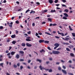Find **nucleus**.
<instances>
[{
  "instance_id": "1",
  "label": "nucleus",
  "mask_w": 75,
  "mask_h": 75,
  "mask_svg": "<svg viewBox=\"0 0 75 75\" xmlns=\"http://www.w3.org/2000/svg\"><path fill=\"white\" fill-rule=\"evenodd\" d=\"M52 52L53 54H58L60 53V52L59 51H53Z\"/></svg>"
},
{
  "instance_id": "2",
  "label": "nucleus",
  "mask_w": 75,
  "mask_h": 75,
  "mask_svg": "<svg viewBox=\"0 0 75 75\" xmlns=\"http://www.w3.org/2000/svg\"><path fill=\"white\" fill-rule=\"evenodd\" d=\"M39 68L41 70H42V69H43L45 70H46V71H48V70H49V69H46L45 68H44V67H42V66H41V65H40L39 66Z\"/></svg>"
},
{
  "instance_id": "3",
  "label": "nucleus",
  "mask_w": 75,
  "mask_h": 75,
  "mask_svg": "<svg viewBox=\"0 0 75 75\" xmlns=\"http://www.w3.org/2000/svg\"><path fill=\"white\" fill-rule=\"evenodd\" d=\"M19 53L21 54V56H24V52L23 51H20L19 52Z\"/></svg>"
},
{
  "instance_id": "4",
  "label": "nucleus",
  "mask_w": 75,
  "mask_h": 75,
  "mask_svg": "<svg viewBox=\"0 0 75 75\" xmlns=\"http://www.w3.org/2000/svg\"><path fill=\"white\" fill-rule=\"evenodd\" d=\"M26 45L27 46V47H31L32 46V45L28 43H27L26 44Z\"/></svg>"
},
{
  "instance_id": "5",
  "label": "nucleus",
  "mask_w": 75,
  "mask_h": 75,
  "mask_svg": "<svg viewBox=\"0 0 75 75\" xmlns=\"http://www.w3.org/2000/svg\"><path fill=\"white\" fill-rule=\"evenodd\" d=\"M54 46H56L57 47H58L59 46V44L58 43H55L54 45Z\"/></svg>"
},
{
  "instance_id": "6",
  "label": "nucleus",
  "mask_w": 75,
  "mask_h": 75,
  "mask_svg": "<svg viewBox=\"0 0 75 75\" xmlns=\"http://www.w3.org/2000/svg\"><path fill=\"white\" fill-rule=\"evenodd\" d=\"M62 72H63V73H64L65 74H67V71L64 70L62 69Z\"/></svg>"
},
{
  "instance_id": "7",
  "label": "nucleus",
  "mask_w": 75,
  "mask_h": 75,
  "mask_svg": "<svg viewBox=\"0 0 75 75\" xmlns=\"http://www.w3.org/2000/svg\"><path fill=\"white\" fill-rule=\"evenodd\" d=\"M44 41H45L44 40H40L39 41V42L40 43H42V42H44Z\"/></svg>"
},
{
  "instance_id": "8",
  "label": "nucleus",
  "mask_w": 75,
  "mask_h": 75,
  "mask_svg": "<svg viewBox=\"0 0 75 75\" xmlns=\"http://www.w3.org/2000/svg\"><path fill=\"white\" fill-rule=\"evenodd\" d=\"M3 57V56L2 55H1L0 56V61L1 62L3 61V58H1Z\"/></svg>"
},
{
  "instance_id": "9",
  "label": "nucleus",
  "mask_w": 75,
  "mask_h": 75,
  "mask_svg": "<svg viewBox=\"0 0 75 75\" xmlns=\"http://www.w3.org/2000/svg\"><path fill=\"white\" fill-rule=\"evenodd\" d=\"M16 58L17 59H18L20 58V55L18 54H17L16 55Z\"/></svg>"
},
{
  "instance_id": "10",
  "label": "nucleus",
  "mask_w": 75,
  "mask_h": 75,
  "mask_svg": "<svg viewBox=\"0 0 75 75\" xmlns=\"http://www.w3.org/2000/svg\"><path fill=\"white\" fill-rule=\"evenodd\" d=\"M36 61H37L39 62L40 63H41V62H42V60H41L39 59H37Z\"/></svg>"
},
{
  "instance_id": "11",
  "label": "nucleus",
  "mask_w": 75,
  "mask_h": 75,
  "mask_svg": "<svg viewBox=\"0 0 75 75\" xmlns=\"http://www.w3.org/2000/svg\"><path fill=\"white\" fill-rule=\"evenodd\" d=\"M49 2L50 4H52L53 3V1L52 0H49Z\"/></svg>"
},
{
  "instance_id": "12",
  "label": "nucleus",
  "mask_w": 75,
  "mask_h": 75,
  "mask_svg": "<svg viewBox=\"0 0 75 75\" xmlns=\"http://www.w3.org/2000/svg\"><path fill=\"white\" fill-rule=\"evenodd\" d=\"M64 16H65V17H68V15L66 13H64Z\"/></svg>"
},
{
  "instance_id": "13",
  "label": "nucleus",
  "mask_w": 75,
  "mask_h": 75,
  "mask_svg": "<svg viewBox=\"0 0 75 75\" xmlns=\"http://www.w3.org/2000/svg\"><path fill=\"white\" fill-rule=\"evenodd\" d=\"M16 37V35L14 34L12 35L11 36V38H15Z\"/></svg>"
},
{
  "instance_id": "14",
  "label": "nucleus",
  "mask_w": 75,
  "mask_h": 75,
  "mask_svg": "<svg viewBox=\"0 0 75 75\" xmlns=\"http://www.w3.org/2000/svg\"><path fill=\"white\" fill-rule=\"evenodd\" d=\"M16 53V52H14L12 51L11 52V54L12 55H14V54Z\"/></svg>"
},
{
  "instance_id": "15",
  "label": "nucleus",
  "mask_w": 75,
  "mask_h": 75,
  "mask_svg": "<svg viewBox=\"0 0 75 75\" xmlns=\"http://www.w3.org/2000/svg\"><path fill=\"white\" fill-rule=\"evenodd\" d=\"M47 20L48 21H50V22H52V19L51 18H48Z\"/></svg>"
},
{
  "instance_id": "16",
  "label": "nucleus",
  "mask_w": 75,
  "mask_h": 75,
  "mask_svg": "<svg viewBox=\"0 0 75 75\" xmlns=\"http://www.w3.org/2000/svg\"><path fill=\"white\" fill-rule=\"evenodd\" d=\"M16 42H17L16 41H13L12 42V43L13 44L15 45L16 44Z\"/></svg>"
},
{
  "instance_id": "17",
  "label": "nucleus",
  "mask_w": 75,
  "mask_h": 75,
  "mask_svg": "<svg viewBox=\"0 0 75 75\" xmlns=\"http://www.w3.org/2000/svg\"><path fill=\"white\" fill-rule=\"evenodd\" d=\"M21 45L23 47H25V43H22Z\"/></svg>"
},
{
  "instance_id": "18",
  "label": "nucleus",
  "mask_w": 75,
  "mask_h": 75,
  "mask_svg": "<svg viewBox=\"0 0 75 75\" xmlns=\"http://www.w3.org/2000/svg\"><path fill=\"white\" fill-rule=\"evenodd\" d=\"M64 11L66 12V13H68V12H69V10L67 9H66L64 10Z\"/></svg>"
},
{
  "instance_id": "19",
  "label": "nucleus",
  "mask_w": 75,
  "mask_h": 75,
  "mask_svg": "<svg viewBox=\"0 0 75 75\" xmlns=\"http://www.w3.org/2000/svg\"><path fill=\"white\" fill-rule=\"evenodd\" d=\"M63 44H64V45H69V43H65V42H63Z\"/></svg>"
},
{
  "instance_id": "20",
  "label": "nucleus",
  "mask_w": 75,
  "mask_h": 75,
  "mask_svg": "<svg viewBox=\"0 0 75 75\" xmlns=\"http://www.w3.org/2000/svg\"><path fill=\"white\" fill-rule=\"evenodd\" d=\"M69 30H70V31H72V30H73L71 28V26H69Z\"/></svg>"
},
{
  "instance_id": "21",
  "label": "nucleus",
  "mask_w": 75,
  "mask_h": 75,
  "mask_svg": "<svg viewBox=\"0 0 75 75\" xmlns=\"http://www.w3.org/2000/svg\"><path fill=\"white\" fill-rule=\"evenodd\" d=\"M44 42L45 43L48 44V43H49V41L46 40L45 41H44Z\"/></svg>"
},
{
  "instance_id": "22",
  "label": "nucleus",
  "mask_w": 75,
  "mask_h": 75,
  "mask_svg": "<svg viewBox=\"0 0 75 75\" xmlns=\"http://www.w3.org/2000/svg\"><path fill=\"white\" fill-rule=\"evenodd\" d=\"M51 13H54V12H56V11L55 10H52L51 11Z\"/></svg>"
},
{
  "instance_id": "23",
  "label": "nucleus",
  "mask_w": 75,
  "mask_h": 75,
  "mask_svg": "<svg viewBox=\"0 0 75 75\" xmlns=\"http://www.w3.org/2000/svg\"><path fill=\"white\" fill-rule=\"evenodd\" d=\"M65 38V39H64V40H65V41H68L69 39V38Z\"/></svg>"
},
{
  "instance_id": "24",
  "label": "nucleus",
  "mask_w": 75,
  "mask_h": 75,
  "mask_svg": "<svg viewBox=\"0 0 75 75\" xmlns=\"http://www.w3.org/2000/svg\"><path fill=\"white\" fill-rule=\"evenodd\" d=\"M26 41H31V40L29 39H26Z\"/></svg>"
},
{
  "instance_id": "25",
  "label": "nucleus",
  "mask_w": 75,
  "mask_h": 75,
  "mask_svg": "<svg viewBox=\"0 0 75 75\" xmlns=\"http://www.w3.org/2000/svg\"><path fill=\"white\" fill-rule=\"evenodd\" d=\"M63 19H64V20H67V18L65 17V16H64L63 17Z\"/></svg>"
},
{
  "instance_id": "26",
  "label": "nucleus",
  "mask_w": 75,
  "mask_h": 75,
  "mask_svg": "<svg viewBox=\"0 0 75 75\" xmlns=\"http://www.w3.org/2000/svg\"><path fill=\"white\" fill-rule=\"evenodd\" d=\"M45 34H47L48 35H51L50 33L48 32H45Z\"/></svg>"
},
{
  "instance_id": "27",
  "label": "nucleus",
  "mask_w": 75,
  "mask_h": 75,
  "mask_svg": "<svg viewBox=\"0 0 75 75\" xmlns=\"http://www.w3.org/2000/svg\"><path fill=\"white\" fill-rule=\"evenodd\" d=\"M70 54L71 57H74V54L73 53H71Z\"/></svg>"
},
{
  "instance_id": "28",
  "label": "nucleus",
  "mask_w": 75,
  "mask_h": 75,
  "mask_svg": "<svg viewBox=\"0 0 75 75\" xmlns=\"http://www.w3.org/2000/svg\"><path fill=\"white\" fill-rule=\"evenodd\" d=\"M4 64L3 63H1L0 64V66H1L2 67H3V64Z\"/></svg>"
},
{
  "instance_id": "29",
  "label": "nucleus",
  "mask_w": 75,
  "mask_h": 75,
  "mask_svg": "<svg viewBox=\"0 0 75 75\" xmlns=\"http://www.w3.org/2000/svg\"><path fill=\"white\" fill-rule=\"evenodd\" d=\"M10 41V39H8L6 40L7 42H9Z\"/></svg>"
},
{
  "instance_id": "30",
  "label": "nucleus",
  "mask_w": 75,
  "mask_h": 75,
  "mask_svg": "<svg viewBox=\"0 0 75 75\" xmlns=\"http://www.w3.org/2000/svg\"><path fill=\"white\" fill-rule=\"evenodd\" d=\"M71 34L72 35L73 37H75V33H72Z\"/></svg>"
},
{
  "instance_id": "31",
  "label": "nucleus",
  "mask_w": 75,
  "mask_h": 75,
  "mask_svg": "<svg viewBox=\"0 0 75 75\" xmlns=\"http://www.w3.org/2000/svg\"><path fill=\"white\" fill-rule=\"evenodd\" d=\"M66 50L67 51H71V50H69L68 48H66Z\"/></svg>"
},
{
  "instance_id": "32",
  "label": "nucleus",
  "mask_w": 75,
  "mask_h": 75,
  "mask_svg": "<svg viewBox=\"0 0 75 75\" xmlns=\"http://www.w3.org/2000/svg\"><path fill=\"white\" fill-rule=\"evenodd\" d=\"M30 11V10H29V9L27 10L26 12H25V13H28V12H29V11Z\"/></svg>"
},
{
  "instance_id": "33",
  "label": "nucleus",
  "mask_w": 75,
  "mask_h": 75,
  "mask_svg": "<svg viewBox=\"0 0 75 75\" xmlns=\"http://www.w3.org/2000/svg\"><path fill=\"white\" fill-rule=\"evenodd\" d=\"M16 24H19V21H16Z\"/></svg>"
},
{
  "instance_id": "34",
  "label": "nucleus",
  "mask_w": 75,
  "mask_h": 75,
  "mask_svg": "<svg viewBox=\"0 0 75 75\" xmlns=\"http://www.w3.org/2000/svg\"><path fill=\"white\" fill-rule=\"evenodd\" d=\"M24 61V60L23 59H20V61L21 62V61Z\"/></svg>"
},
{
  "instance_id": "35",
  "label": "nucleus",
  "mask_w": 75,
  "mask_h": 75,
  "mask_svg": "<svg viewBox=\"0 0 75 75\" xmlns=\"http://www.w3.org/2000/svg\"><path fill=\"white\" fill-rule=\"evenodd\" d=\"M23 68H24V67H23V66H21L20 67V69L21 70L22 69H23Z\"/></svg>"
},
{
  "instance_id": "36",
  "label": "nucleus",
  "mask_w": 75,
  "mask_h": 75,
  "mask_svg": "<svg viewBox=\"0 0 75 75\" xmlns=\"http://www.w3.org/2000/svg\"><path fill=\"white\" fill-rule=\"evenodd\" d=\"M44 49H42L41 50H40V52H44Z\"/></svg>"
},
{
  "instance_id": "37",
  "label": "nucleus",
  "mask_w": 75,
  "mask_h": 75,
  "mask_svg": "<svg viewBox=\"0 0 75 75\" xmlns=\"http://www.w3.org/2000/svg\"><path fill=\"white\" fill-rule=\"evenodd\" d=\"M49 72H52V69H50L49 71Z\"/></svg>"
},
{
  "instance_id": "38",
  "label": "nucleus",
  "mask_w": 75,
  "mask_h": 75,
  "mask_svg": "<svg viewBox=\"0 0 75 75\" xmlns=\"http://www.w3.org/2000/svg\"><path fill=\"white\" fill-rule=\"evenodd\" d=\"M58 0H56L54 1V2L55 3H58Z\"/></svg>"
},
{
  "instance_id": "39",
  "label": "nucleus",
  "mask_w": 75,
  "mask_h": 75,
  "mask_svg": "<svg viewBox=\"0 0 75 75\" xmlns=\"http://www.w3.org/2000/svg\"><path fill=\"white\" fill-rule=\"evenodd\" d=\"M63 69H66V67L64 66H63Z\"/></svg>"
},
{
  "instance_id": "40",
  "label": "nucleus",
  "mask_w": 75,
  "mask_h": 75,
  "mask_svg": "<svg viewBox=\"0 0 75 75\" xmlns=\"http://www.w3.org/2000/svg\"><path fill=\"white\" fill-rule=\"evenodd\" d=\"M68 74H69V75H74L73 74L71 73H68Z\"/></svg>"
},
{
  "instance_id": "41",
  "label": "nucleus",
  "mask_w": 75,
  "mask_h": 75,
  "mask_svg": "<svg viewBox=\"0 0 75 75\" xmlns=\"http://www.w3.org/2000/svg\"><path fill=\"white\" fill-rule=\"evenodd\" d=\"M17 65H16V64H14L13 66V67L14 68H17Z\"/></svg>"
},
{
  "instance_id": "42",
  "label": "nucleus",
  "mask_w": 75,
  "mask_h": 75,
  "mask_svg": "<svg viewBox=\"0 0 75 75\" xmlns=\"http://www.w3.org/2000/svg\"><path fill=\"white\" fill-rule=\"evenodd\" d=\"M58 69L60 71H61V68L60 67H59L58 68Z\"/></svg>"
},
{
  "instance_id": "43",
  "label": "nucleus",
  "mask_w": 75,
  "mask_h": 75,
  "mask_svg": "<svg viewBox=\"0 0 75 75\" xmlns=\"http://www.w3.org/2000/svg\"><path fill=\"white\" fill-rule=\"evenodd\" d=\"M59 11L60 13H62V9H61L60 11Z\"/></svg>"
},
{
  "instance_id": "44",
  "label": "nucleus",
  "mask_w": 75,
  "mask_h": 75,
  "mask_svg": "<svg viewBox=\"0 0 75 75\" xmlns=\"http://www.w3.org/2000/svg\"><path fill=\"white\" fill-rule=\"evenodd\" d=\"M20 63H18L17 64V66H18V67H20Z\"/></svg>"
},
{
  "instance_id": "45",
  "label": "nucleus",
  "mask_w": 75,
  "mask_h": 75,
  "mask_svg": "<svg viewBox=\"0 0 75 75\" xmlns=\"http://www.w3.org/2000/svg\"><path fill=\"white\" fill-rule=\"evenodd\" d=\"M47 49L48 50H51V48H50V47H47Z\"/></svg>"
},
{
  "instance_id": "46",
  "label": "nucleus",
  "mask_w": 75,
  "mask_h": 75,
  "mask_svg": "<svg viewBox=\"0 0 75 75\" xmlns=\"http://www.w3.org/2000/svg\"><path fill=\"white\" fill-rule=\"evenodd\" d=\"M62 1L63 3H65L66 2V0H62Z\"/></svg>"
},
{
  "instance_id": "47",
  "label": "nucleus",
  "mask_w": 75,
  "mask_h": 75,
  "mask_svg": "<svg viewBox=\"0 0 75 75\" xmlns=\"http://www.w3.org/2000/svg\"><path fill=\"white\" fill-rule=\"evenodd\" d=\"M3 26H0V29H3Z\"/></svg>"
},
{
  "instance_id": "48",
  "label": "nucleus",
  "mask_w": 75,
  "mask_h": 75,
  "mask_svg": "<svg viewBox=\"0 0 75 75\" xmlns=\"http://www.w3.org/2000/svg\"><path fill=\"white\" fill-rule=\"evenodd\" d=\"M55 37L56 38H57V39H59V37L58 36H55Z\"/></svg>"
},
{
  "instance_id": "49",
  "label": "nucleus",
  "mask_w": 75,
  "mask_h": 75,
  "mask_svg": "<svg viewBox=\"0 0 75 75\" xmlns=\"http://www.w3.org/2000/svg\"><path fill=\"white\" fill-rule=\"evenodd\" d=\"M57 65H59V62H57L56 63Z\"/></svg>"
},
{
  "instance_id": "50",
  "label": "nucleus",
  "mask_w": 75,
  "mask_h": 75,
  "mask_svg": "<svg viewBox=\"0 0 75 75\" xmlns=\"http://www.w3.org/2000/svg\"><path fill=\"white\" fill-rule=\"evenodd\" d=\"M16 34H18V31L17 30H16Z\"/></svg>"
},
{
  "instance_id": "51",
  "label": "nucleus",
  "mask_w": 75,
  "mask_h": 75,
  "mask_svg": "<svg viewBox=\"0 0 75 75\" xmlns=\"http://www.w3.org/2000/svg\"><path fill=\"white\" fill-rule=\"evenodd\" d=\"M36 4H38V5H40V4L39 2H36Z\"/></svg>"
},
{
  "instance_id": "52",
  "label": "nucleus",
  "mask_w": 75,
  "mask_h": 75,
  "mask_svg": "<svg viewBox=\"0 0 75 75\" xmlns=\"http://www.w3.org/2000/svg\"><path fill=\"white\" fill-rule=\"evenodd\" d=\"M61 62H63V63H64V62H65V61H64L62 60H61Z\"/></svg>"
},
{
  "instance_id": "53",
  "label": "nucleus",
  "mask_w": 75,
  "mask_h": 75,
  "mask_svg": "<svg viewBox=\"0 0 75 75\" xmlns=\"http://www.w3.org/2000/svg\"><path fill=\"white\" fill-rule=\"evenodd\" d=\"M45 23H46L45 22H42V24H45Z\"/></svg>"
},
{
  "instance_id": "54",
  "label": "nucleus",
  "mask_w": 75,
  "mask_h": 75,
  "mask_svg": "<svg viewBox=\"0 0 75 75\" xmlns=\"http://www.w3.org/2000/svg\"><path fill=\"white\" fill-rule=\"evenodd\" d=\"M47 11H48V10H44V12H45V13L47 12Z\"/></svg>"
},
{
  "instance_id": "55",
  "label": "nucleus",
  "mask_w": 75,
  "mask_h": 75,
  "mask_svg": "<svg viewBox=\"0 0 75 75\" xmlns=\"http://www.w3.org/2000/svg\"><path fill=\"white\" fill-rule=\"evenodd\" d=\"M28 34H31V31H29L28 32Z\"/></svg>"
},
{
  "instance_id": "56",
  "label": "nucleus",
  "mask_w": 75,
  "mask_h": 75,
  "mask_svg": "<svg viewBox=\"0 0 75 75\" xmlns=\"http://www.w3.org/2000/svg\"><path fill=\"white\" fill-rule=\"evenodd\" d=\"M62 7H67V6L65 5L62 4Z\"/></svg>"
},
{
  "instance_id": "57",
  "label": "nucleus",
  "mask_w": 75,
  "mask_h": 75,
  "mask_svg": "<svg viewBox=\"0 0 75 75\" xmlns=\"http://www.w3.org/2000/svg\"><path fill=\"white\" fill-rule=\"evenodd\" d=\"M61 35H62V36H63V37L65 36V35L64 34V33H62V34Z\"/></svg>"
},
{
  "instance_id": "58",
  "label": "nucleus",
  "mask_w": 75,
  "mask_h": 75,
  "mask_svg": "<svg viewBox=\"0 0 75 75\" xmlns=\"http://www.w3.org/2000/svg\"><path fill=\"white\" fill-rule=\"evenodd\" d=\"M57 33H58V34H62V33H59V31H57Z\"/></svg>"
},
{
  "instance_id": "59",
  "label": "nucleus",
  "mask_w": 75,
  "mask_h": 75,
  "mask_svg": "<svg viewBox=\"0 0 75 75\" xmlns=\"http://www.w3.org/2000/svg\"><path fill=\"white\" fill-rule=\"evenodd\" d=\"M31 61L30 60H28V63H30V62Z\"/></svg>"
},
{
  "instance_id": "60",
  "label": "nucleus",
  "mask_w": 75,
  "mask_h": 75,
  "mask_svg": "<svg viewBox=\"0 0 75 75\" xmlns=\"http://www.w3.org/2000/svg\"><path fill=\"white\" fill-rule=\"evenodd\" d=\"M33 13V11L31 10V12H30V14H31L32 13Z\"/></svg>"
},
{
  "instance_id": "61",
  "label": "nucleus",
  "mask_w": 75,
  "mask_h": 75,
  "mask_svg": "<svg viewBox=\"0 0 75 75\" xmlns=\"http://www.w3.org/2000/svg\"><path fill=\"white\" fill-rule=\"evenodd\" d=\"M61 50V48H58V49H57V51H58V50Z\"/></svg>"
},
{
  "instance_id": "62",
  "label": "nucleus",
  "mask_w": 75,
  "mask_h": 75,
  "mask_svg": "<svg viewBox=\"0 0 75 75\" xmlns=\"http://www.w3.org/2000/svg\"><path fill=\"white\" fill-rule=\"evenodd\" d=\"M49 60H50V61H52V59L51 58H49Z\"/></svg>"
},
{
  "instance_id": "63",
  "label": "nucleus",
  "mask_w": 75,
  "mask_h": 75,
  "mask_svg": "<svg viewBox=\"0 0 75 75\" xmlns=\"http://www.w3.org/2000/svg\"><path fill=\"white\" fill-rule=\"evenodd\" d=\"M38 35H39V34H38V33H36V35H35L36 36H38Z\"/></svg>"
},
{
  "instance_id": "64",
  "label": "nucleus",
  "mask_w": 75,
  "mask_h": 75,
  "mask_svg": "<svg viewBox=\"0 0 75 75\" xmlns=\"http://www.w3.org/2000/svg\"><path fill=\"white\" fill-rule=\"evenodd\" d=\"M59 4H56V6H57V7H58L59 6Z\"/></svg>"
}]
</instances>
